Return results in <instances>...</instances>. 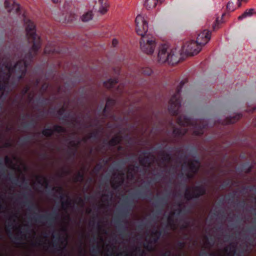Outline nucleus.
I'll return each mask as SVG.
<instances>
[{"label":"nucleus","mask_w":256,"mask_h":256,"mask_svg":"<svg viewBox=\"0 0 256 256\" xmlns=\"http://www.w3.org/2000/svg\"><path fill=\"white\" fill-rule=\"evenodd\" d=\"M226 8L228 10L232 12L234 10V4L232 2H228L226 5Z\"/></svg>","instance_id":"obj_43"},{"label":"nucleus","mask_w":256,"mask_h":256,"mask_svg":"<svg viewBox=\"0 0 256 256\" xmlns=\"http://www.w3.org/2000/svg\"><path fill=\"white\" fill-rule=\"evenodd\" d=\"M243 170L246 174L250 173L252 169V166L249 164V162L244 164L243 166Z\"/></svg>","instance_id":"obj_38"},{"label":"nucleus","mask_w":256,"mask_h":256,"mask_svg":"<svg viewBox=\"0 0 256 256\" xmlns=\"http://www.w3.org/2000/svg\"><path fill=\"white\" fill-rule=\"evenodd\" d=\"M7 230L9 234V236H12V238L15 240H21V238L18 237V236H13V234H12V232L10 231V229H8V228H7Z\"/></svg>","instance_id":"obj_50"},{"label":"nucleus","mask_w":256,"mask_h":256,"mask_svg":"<svg viewBox=\"0 0 256 256\" xmlns=\"http://www.w3.org/2000/svg\"><path fill=\"white\" fill-rule=\"evenodd\" d=\"M66 109L62 107L57 111V114L60 116V119L64 120L69 117V114L66 113Z\"/></svg>","instance_id":"obj_27"},{"label":"nucleus","mask_w":256,"mask_h":256,"mask_svg":"<svg viewBox=\"0 0 256 256\" xmlns=\"http://www.w3.org/2000/svg\"><path fill=\"white\" fill-rule=\"evenodd\" d=\"M124 176V174L122 172L120 174V178H118V180H113L111 182L112 188L114 190H118L122 186L124 182V178H123Z\"/></svg>","instance_id":"obj_17"},{"label":"nucleus","mask_w":256,"mask_h":256,"mask_svg":"<svg viewBox=\"0 0 256 256\" xmlns=\"http://www.w3.org/2000/svg\"><path fill=\"white\" fill-rule=\"evenodd\" d=\"M102 168H103V165L101 163H98L95 166L93 170L94 172L98 174L101 170Z\"/></svg>","instance_id":"obj_40"},{"label":"nucleus","mask_w":256,"mask_h":256,"mask_svg":"<svg viewBox=\"0 0 256 256\" xmlns=\"http://www.w3.org/2000/svg\"><path fill=\"white\" fill-rule=\"evenodd\" d=\"M150 182H146L142 186V188L138 189L135 192L132 194L130 196H126L124 200V208L122 210L119 216L114 220V222L116 224V228L120 235H124L128 230L126 224H128V221L126 220H124L122 218H127L134 206V201L132 200V197L136 198H143L144 199L148 198L146 192H149L150 195H152V192L150 188Z\"/></svg>","instance_id":"obj_2"},{"label":"nucleus","mask_w":256,"mask_h":256,"mask_svg":"<svg viewBox=\"0 0 256 256\" xmlns=\"http://www.w3.org/2000/svg\"><path fill=\"white\" fill-rule=\"evenodd\" d=\"M246 204V202L244 200H242L240 202H239L237 204L236 206L240 208H244Z\"/></svg>","instance_id":"obj_51"},{"label":"nucleus","mask_w":256,"mask_h":256,"mask_svg":"<svg viewBox=\"0 0 256 256\" xmlns=\"http://www.w3.org/2000/svg\"><path fill=\"white\" fill-rule=\"evenodd\" d=\"M247 231L250 233L256 234V226H252L248 228Z\"/></svg>","instance_id":"obj_45"},{"label":"nucleus","mask_w":256,"mask_h":256,"mask_svg":"<svg viewBox=\"0 0 256 256\" xmlns=\"http://www.w3.org/2000/svg\"><path fill=\"white\" fill-rule=\"evenodd\" d=\"M24 206H27L28 210H38L39 208L38 205L31 202L30 200L26 201L24 202Z\"/></svg>","instance_id":"obj_31"},{"label":"nucleus","mask_w":256,"mask_h":256,"mask_svg":"<svg viewBox=\"0 0 256 256\" xmlns=\"http://www.w3.org/2000/svg\"><path fill=\"white\" fill-rule=\"evenodd\" d=\"M148 152L147 151H144L142 154L144 156V158L142 157L141 155L139 156V162L140 164L147 168L150 167L152 163L150 162V158L149 156H148Z\"/></svg>","instance_id":"obj_16"},{"label":"nucleus","mask_w":256,"mask_h":256,"mask_svg":"<svg viewBox=\"0 0 256 256\" xmlns=\"http://www.w3.org/2000/svg\"><path fill=\"white\" fill-rule=\"evenodd\" d=\"M54 51H55V49L54 48H51L49 49L48 44L46 45V46L44 50V52L46 54L53 53L54 52Z\"/></svg>","instance_id":"obj_44"},{"label":"nucleus","mask_w":256,"mask_h":256,"mask_svg":"<svg viewBox=\"0 0 256 256\" xmlns=\"http://www.w3.org/2000/svg\"><path fill=\"white\" fill-rule=\"evenodd\" d=\"M0 174L2 176L5 175V169L4 167L0 168Z\"/></svg>","instance_id":"obj_64"},{"label":"nucleus","mask_w":256,"mask_h":256,"mask_svg":"<svg viewBox=\"0 0 256 256\" xmlns=\"http://www.w3.org/2000/svg\"><path fill=\"white\" fill-rule=\"evenodd\" d=\"M176 122L181 126L174 128L173 129L172 134L176 138L182 137L187 133L188 130L185 127L190 126L194 128V134L198 136L203 134L204 129L206 127V124H198V122H194L190 118L184 114L178 116Z\"/></svg>","instance_id":"obj_4"},{"label":"nucleus","mask_w":256,"mask_h":256,"mask_svg":"<svg viewBox=\"0 0 256 256\" xmlns=\"http://www.w3.org/2000/svg\"><path fill=\"white\" fill-rule=\"evenodd\" d=\"M234 197V194H230L228 196H226V198L228 202H232Z\"/></svg>","instance_id":"obj_53"},{"label":"nucleus","mask_w":256,"mask_h":256,"mask_svg":"<svg viewBox=\"0 0 256 256\" xmlns=\"http://www.w3.org/2000/svg\"><path fill=\"white\" fill-rule=\"evenodd\" d=\"M99 2L101 6L100 8L99 11L100 13L104 14L107 11V8L108 4L106 3V0H99Z\"/></svg>","instance_id":"obj_33"},{"label":"nucleus","mask_w":256,"mask_h":256,"mask_svg":"<svg viewBox=\"0 0 256 256\" xmlns=\"http://www.w3.org/2000/svg\"><path fill=\"white\" fill-rule=\"evenodd\" d=\"M194 192H190V188L186 187L184 198L187 200H190L192 198H198L206 194V188L204 186H195L193 187Z\"/></svg>","instance_id":"obj_9"},{"label":"nucleus","mask_w":256,"mask_h":256,"mask_svg":"<svg viewBox=\"0 0 256 256\" xmlns=\"http://www.w3.org/2000/svg\"><path fill=\"white\" fill-rule=\"evenodd\" d=\"M254 8H250L246 10L241 16L238 17L239 20H242L244 18L248 16H250L254 14Z\"/></svg>","instance_id":"obj_32"},{"label":"nucleus","mask_w":256,"mask_h":256,"mask_svg":"<svg viewBox=\"0 0 256 256\" xmlns=\"http://www.w3.org/2000/svg\"><path fill=\"white\" fill-rule=\"evenodd\" d=\"M52 190L60 194L58 198L62 200V206L64 210H66V208L70 206L71 202L70 200H68V195L64 193L63 188L62 186H58V188L53 187Z\"/></svg>","instance_id":"obj_11"},{"label":"nucleus","mask_w":256,"mask_h":256,"mask_svg":"<svg viewBox=\"0 0 256 256\" xmlns=\"http://www.w3.org/2000/svg\"><path fill=\"white\" fill-rule=\"evenodd\" d=\"M54 132L60 133H64L66 132V129L61 126L56 124L53 128H47L42 131V134L47 137H50L54 134Z\"/></svg>","instance_id":"obj_12"},{"label":"nucleus","mask_w":256,"mask_h":256,"mask_svg":"<svg viewBox=\"0 0 256 256\" xmlns=\"http://www.w3.org/2000/svg\"><path fill=\"white\" fill-rule=\"evenodd\" d=\"M76 19V16L71 12H66V16H62L59 20V21L62 23L72 22Z\"/></svg>","instance_id":"obj_19"},{"label":"nucleus","mask_w":256,"mask_h":256,"mask_svg":"<svg viewBox=\"0 0 256 256\" xmlns=\"http://www.w3.org/2000/svg\"><path fill=\"white\" fill-rule=\"evenodd\" d=\"M52 237L54 238L52 247L54 248V250H56V251L62 252L64 249L65 248L66 246L62 248L59 245L58 242H60L62 240V238L60 237V234L58 233L56 235L53 234Z\"/></svg>","instance_id":"obj_18"},{"label":"nucleus","mask_w":256,"mask_h":256,"mask_svg":"<svg viewBox=\"0 0 256 256\" xmlns=\"http://www.w3.org/2000/svg\"><path fill=\"white\" fill-rule=\"evenodd\" d=\"M178 246L181 249L183 248L185 246V243L183 242L179 241L178 242Z\"/></svg>","instance_id":"obj_59"},{"label":"nucleus","mask_w":256,"mask_h":256,"mask_svg":"<svg viewBox=\"0 0 256 256\" xmlns=\"http://www.w3.org/2000/svg\"><path fill=\"white\" fill-rule=\"evenodd\" d=\"M135 22L136 32L142 36L140 40L142 50L148 54H152L155 49L156 43L154 38L146 34L148 29V22L141 15H138L136 17Z\"/></svg>","instance_id":"obj_3"},{"label":"nucleus","mask_w":256,"mask_h":256,"mask_svg":"<svg viewBox=\"0 0 256 256\" xmlns=\"http://www.w3.org/2000/svg\"><path fill=\"white\" fill-rule=\"evenodd\" d=\"M202 46V45L198 44L196 40H192L182 46V51L188 56H194L200 51Z\"/></svg>","instance_id":"obj_8"},{"label":"nucleus","mask_w":256,"mask_h":256,"mask_svg":"<svg viewBox=\"0 0 256 256\" xmlns=\"http://www.w3.org/2000/svg\"><path fill=\"white\" fill-rule=\"evenodd\" d=\"M136 251L138 254V256H143L144 254V250H142L140 248H136Z\"/></svg>","instance_id":"obj_54"},{"label":"nucleus","mask_w":256,"mask_h":256,"mask_svg":"<svg viewBox=\"0 0 256 256\" xmlns=\"http://www.w3.org/2000/svg\"><path fill=\"white\" fill-rule=\"evenodd\" d=\"M186 164H187V162H184V164H182V166ZM188 164L189 166L190 172L194 173V174H196L198 172L200 168V166L196 165L193 162H190Z\"/></svg>","instance_id":"obj_22"},{"label":"nucleus","mask_w":256,"mask_h":256,"mask_svg":"<svg viewBox=\"0 0 256 256\" xmlns=\"http://www.w3.org/2000/svg\"><path fill=\"white\" fill-rule=\"evenodd\" d=\"M70 144L73 148H74V150H72V148H70V151L68 152V154L71 155L72 157H74L76 155V152L78 145L80 144V142H78L77 143L75 142L74 140H71L69 142Z\"/></svg>","instance_id":"obj_26"},{"label":"nucleus","mask_w":256,"mask_h":256,"mask_svg":"<svg viewBox=\"0 0 256 256\" xmlns=\"http://www.w3.org/2000/svg\"><path fill=\"white\" fill-rule=\"evenodd\" d=\"M32 139V138L31 136H28L24 138L20 142L22 144H24L29 142Z\"/></svg>","instance_id":"obj_48"},{"label":"nucleus","mask_w":256,"mask_h":256,"mask_svg":"<svg viewBox=\"0 0 256 256\" xmlns=\"http://www.w3.org/2000/svg\"><path fill=\"white\" fill-rule=\"evenodd\" d=\"M168 201V196H157L156 201L154 203V206L158 208L156 211L157 214H159L161 212L164 206L167 204Z\"/></svg>","instance_id":"obj_14"},{"label":"nucleus","mask_w":256,"mask_h":256,"mask_svg":"<svg viewBox=\"0 0 256 256\" xmlns=\"http://www.w3.org/2000/svg\"><path fill=\"white\" fill-rule=\"evenodd\" d=\"M190 226V222H185L181 226L182 229L187 228Z\"/></svg>","instance_id":"obj_56"},{"label":"nucleus","mask_w":256,"mask_h":256,"mask_svg":"<svg viewBox=\"0 0 256 256\" xmlns=\"http://www.w3.org/2000/svg\"><path fill=\"white\" fill-rule=\"evenodd\" d=\"M118 83L117 78H110L104 82V86L108 89L114 88L116 84Z\"/></svg>","instance_id":"obj_23"},{"label":"nucleus","mask_w":256,"mask_h":256,"mask_svg":"<svg viewBox=\"0 0 256 256\" xmlns=\"http://www.w3.org/2000/svg\"><path fill=\"white\" fill-rule=\"evenodd\" d=\"M8 180L10 181L12 184L15 185H18V183L20 182L18 178L14 176L12 174H8Z\"/></svg>","instance_id":"obj_35"},{"label":"nucleus","mask_w":256,"mask_h":256,"mask_svg":"<svg viewBox=\"0 0 256 256\" xmlns=\"http://www.w3.org/2000/svg\"><path fill=\"white\" fill-rule=\"evenodd\" d=\"M30 90V87L28 86H26L22 90L21 92L22 96L26 95L28 93Z\"/></svg>","instance_id":"obj_46"},{"label":"nucleus","mask_w":256,"mask_h":256,"mask_svg":"<svg viewBox=\"0 0 256 256\" xmlns=\"http://www.w3.org/2000/svg\"><path fill=\"white\" fill-rule=\"evenodd\" d=\"M84 180V174L82 172H78L74 178L76 182H82Z\"/></svg>","instance_id":"obj_37"},{"label":"nucleus","mask_w":256,"mask_h":256,"mask_svg":"<svg viewBox=\"0 0 256 256\" xmlns=\"http://www.w3.org/2000/svg\"><path fill=\"white\" fill-rule=\"evenodd\" d=\"M134 172H135L129 168L128 172V178L130 180H134Z\"/></svg>","instance_id":"obj_42"},{"label":"nucleus","mask_w":256,"mask_h":256,"mask_svg":"<svg viewBox=\"0 0 256 256\" xmlns=\"http://www.w3.org/2000/svg\"><path fill=\"white\" fill-rule=\"evenodd\" d=\"M234 248V249L232 250H230L228 254V256H234L236 254V250L234 246H232Z\"/></svg>","instance_id":"obj_57"},{"label":"nucleus","mask_w":256,"mask_h":256,"mask_svg":"<svg viewBox=\"0 0 256 256\" xmlns=\"http://www.w3.org/2000/svg\"><path fill=\"white\" fill-rule=\"evenodd\" d=\"M188 82L185 79L180 82V85L176 88L175 93L172 96L168 106V111L172 116H178V110L181 106L180 92L184 85Z\"/></svg>","instance_id":"obj_6"},{"label":"nucleus","mask_w":256,"mask_h":256,"mask_svg":"<svg viewBox=\"0 0 256 256\" xmlns=\"http://www.w3.org/2000/svg\"><path fill=\"white\" fill-rule=\"evenodd\" d=\"M196 174H194V173H188L186 174V177L188 179H192L194 178V176Z\"/></svg>","instance_id":"obj_63"},{"label":"nucleus","mask_w":256,"mask_h":256,"mask_svg":"<svg viewBox=\"0 0 256 256\" xmlns=\"http://www.w3.org/2000/svg\"><path fill=\"white\" fill-rule=\"evenodd\" d=\"M141 72L145 75L150 76L152 73V70L149 68H142Z\"/></svg>","instance_id":"obj_39"},{"label":"nucleus","mask_w":256,"mask_h":256,"mask_svg":"<svg viewBox=\"0 0 256 256\" xmlns=\"http://www.w3.org/2000/svg\"><path fill=\"white\" fill-rule=\"evenodd\" d=\"M140 168V166L138 164H134L132 166V168H130L132 171L134 172H137Z\"/></svg>","instance_id":"obj_55"},{"label":"nucleus","mask_w":256,"mask_h":256,"mask_svg":"<svg viewBox=\"0 0 256 256\" xmlns=\"http://www.w3.org/2000/svg\"><path fill=\"white\" fill-rule=\"evenodd\" d=\"M4 161H5L6 164H12V160L8 156H6V158H4Z\"/></svg>","instance_id":"obj_61"},{"label":"nucleus","mask_w":256,"mask_h":256,"mask_svg":"<svg viewBox=\"0 0 256 256\" xmlns=\"http://www.w3.org/2000/svg\"><path fill=\"white\" fill-rule=\"evenodd\" d=\"M158 2L162 3L161 0H144V5L146 9L149 10L154 8Z\"/></svg>","instance_id":"obj_21"},{"label":"nucleus","mask_w":256,"mask_h":256,"mask_svg":"<svg viewBox=\"0 0 256 256\" xmlns=\"http://www.w3.org/2000/svg\"><path fill=\"white\" fill-rule=\"evenodd\" d=\"M174 214V212H172L171 213V214L169 216L168 218V224L167 226L170 228V229L174 230L175 228V224L174 222V219L172 216Z\"/></svg>","instance_id":"obj_30"},{"label":"nucleus","mask_w":256,"mask_h":256,"mask_svg":"<svg viewBox=\"0 0 256 256\" xmlns=\"http://www.w3.org/2000/svg\"><path fill=\"white\" fill-rule=\"evenodd\" d=\"M100 247L98 246H94L92 249V252L93 254H97L100 252Z\"/></svg>","instance_id":"obj_52"},{"label":"nucleus","mask_w":256,"mask_h":256,"mask_svg":"<svg viewBox=\"0 0 256 256\" xmlns=\"http://www.w3.org/2000/svg\"><path fill=\"white\" fill-rule=\"evenodd\" d=\"M211 37V32L208 30H204L200 33L198 34L196 41L198 44L204 46L210 40Z\"/></svg>","instance_id":"obj_13"},{"label":"nucleus","mask_w":256,"mask_h":256,"mask_svg":"<svg viewBox=\"0 0 256 256\" xmlns=\"http://www.w3.org/2000/svg\"><path fill=\"white\" fill-rule=\"evenodd\" d=\"M115 104L116 100L114 99L108 98L106 102V106L109 108L110 110H112L113 106L115 105Z\"/></svg>","instance_id":"obj_36"},{"label":"nucleus","mask_w":256,"mask_h":256,"mask_svg":"<svg viewBox=\"0 0 256 256\" xmlns=\"http://www.w3.org/2000/svg\"><path fill=\"white\" fill-rule=\"evenodd\" d=\"M98 130L91 132L88 136V138L96 139L98 138Z\"/></svg>","instance_id":"obj_41"},{"label":"nucleus","mask_w":256,"mask_h":256,"mask_svg":"<svg viewBox=\"0 0 256 256\" xmlns=\"http://www.w3.org/2000/svg\"><path fill=\"white\" fill-rule=\"evenodd\" d=\"M108 107L105 106L104 108L102 110V114L104 116H107L108 114L110 112Z\"/></svg>","instance_id":"obj_47"},{"label":"nucleus","mask_w":256,"mask_h":256,"mask_svg":"<svg viewBox=\"0 0 256 256\" xmlns=\"http://www.w3.org/2000/svg\"><path fill=\"white\" fill-rule=\"evenodd\" d=\"M4 6L9 12L19 14L20 12V6L13 0H6Z\"/></svg>","instance_id":"obj_15"},{"label":"nucleus","mask_w":256,"mask_h":256,"mask_svg":"<svg viewBox=\"0 0 256 256\" xmlns=\"http://www.w3.org/2000/svg\"><path fill=\"white\" fill-rule=\"evenodd\" d=\"M208 255L209 256H216V254L212 252V253L208 254V253H207L206 252H202L200 254V256H208Z\"/></svg>","instance_id":"obj_60"},{"label":"nucleus","mask_w":256,"mask_h":256,"mask_svg":"<svg viewBox=\"0 0 256 256\" xmlns=\"http://www.w3.org/2000/svg\"><path fill=\"white\" fill-rule=\"evenodd\" d=\"M92 11H88L84 14L82 16V22H86L92 20Z\"/></svg>","instance_id":"obj_34"},{"label":"nucleus","mask_w":256,"mask_h":256,"mask_svg":"<svg viewBox=\"0 0 256 256\" xmlns=\"http://www.w3.org/2000/svg\"><path fill=\"white\" fill-rule=\"evenodd\" d=\"M190 162H193L194 164H196V165L200 166V160L198 158L191 160Z\"/></svg>","instance_id":"obj_62"},{"label":"nucleus","mask_w":256,"mask_h":256,"mask_svg":"<svg viewBox=\"0 0 256 256\" xmlns=\"http://www.w3.org/2000/svg\"><path fill=\"white\" fill-rule=\"evenodd\" d=\"M230 186V180L227 182H224L222 186V188H224L226 187Z\"/></svg>","instance_id":"obj_58"},{"label":"nucleus","mask_w":256,"mask_h":256,"mask_svg":"<svg viewBox=\"0 0 256 256\" xmlns=\"http://www.w3.org/2000/svg\"><path fill=\"white\" fill-rule=\"evenodd\" d=\"M38 182L42 186H44L48 188L49 186V182L46 178L42 176H36Z\"/></svg>","instance_id":"obj_25"},{"label":"nucleus","mask_w":256,"mask_h":256,"mask_svg":"<svg viewBox=\"0 0 256 256\" xmlns=\"http://www.w3.org/2000/svg\"><path fill=\"white\" fill-rule=\"evenodd\" d=\"M161 154L162 156V160L163 162L169 163L172 160V158L170 154L163 151Z\"/></svg>","instance_id":"obj_29"},{"label":"nucleus","mask_w":256,"mask_h":256,"mask_svg":"<svg viewBox=\"0 0 256 256\" xmlns=\"http://www.w3.org/2000/svg\"><path fill=\"white\" fill-rule=\"evenodd\" d=\"M242 116V115L240 114H235L233 116L227 117L226 119V124H234L239 120Z\"/></svg>","instance_id":"obj_24"},{"label":"nucleus","mask_w":256,"mask_h":256,"mask_svg":"<svg viewBox=\"0 0 256 256\" xmlns=\"http://www.w3.org/2000/svg\"><path fill=\"white\" fill-rule=\"evenodd\" d=\"M122 140V138L120 136L116 135L112 138L108 142L106 140L104 142V143L108 146H114L120 144Z\"/></svg>","instance_id":"obj_20"},{"label":"nucleus","mask_w":256,"mask_h":256,"mask_svg":"<svg viewBox=\"0 0 256 256\" xmlns=\"http://www.w3.org/2000/svg\"><path fill=\"white\" fill-rule=\"evenodd\" d=\"M176 48L171 49L168 52V46L164 44L159 48L158 58L159 62L164 63L168 62L169 64L174 65L179 62V53Z\"/></svg>","instance_id":"obj_5"},{"label":"nucleus","mask_w":256,"mask_h":256,"mask_svg":"<svg viewBox=\"0 0 256 256\" xmlns=\"http://www.w3.org/2000/svg\"><path fill=\"white\" fill-rule=\"evenodd\" d=\"M36 125V122L33 120L29 123L24 124V127L25 128H28L30 127H34Z\"/></svg>","instance_id":"obj_49"},{"label":"nucleus","mask_w":256,"mask_h":256,"mask_svg":"<svg viewBox=\"0 0 256 256\" xmlns=\"http://www.w3.org/2000/svg\"><path fill=\"white\" fill-rule=\"evenodd\" d=\"M24 22L28 40L32 44V45L24 58L18 61L14 66L6 62L3 64V66L8 70V71L3 70L2 68H0V79L8 83L14 72L18 75V80H22L24 77L28 66L33 61L41 46L40 38L36 34V25L32 21L26 18H24Z\"/></svg>","instance_id":"obj_1"},{"label":"nucleus","mask_w":256,"mask_h":256,"mask_svg":"<svg viewBox=\"0 0 256 256\" xmlns=\"http://www.w3.org/2000/svg\"><path fill=\"white\" fill-rule=\"evenodd\" d=\"M162 230H156L152 231L151 234V238L146 243L144 244V247L149 252H152L154 250L152 244H156L162 234Z\"/></svg>","instance_id":"obj_10"},{"label":"nucleus","mask_w":256,"mask_h":256,"mask_svg":"<svg viewBox=\"0 0 256 256\" xmlns=\"http://www.w3.org/2000/svg\"><path fill=\"white\" fill-rule=\"evenodd\" d=\"M9 83L4 81L0 80V99L4 95V92L8 86Z\"/></svg>","instance_id":"obj_28"},{"label":"nucleus","mask_w":256,"mask_h":256,"mask_svg":"<svg viewBox=\"0 0 256 256\" xmlns=\"http://www.w3.org/2000/svg\"><path fill=\"white\" fill-rule=\"evenodd\" d=\"M59 213L56 210H53L47 214H39L34 213L30 219L35 222L46 224L49 226H52L59 217Z\"/></svg>","instance_id":"obj_7"}]
</instances>
